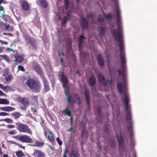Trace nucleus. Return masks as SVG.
<instances>
[{"label": "nucleus", "instance_id": "obj_59", "mask_svg": "<svg viewBox=\"0 0 157 157\" xmlns=\"http://www.w3.org/2000/svg\"><path fill=\"white\" fill-rule=\"evenodd\" d=\"M6 49L7 50H9V51H11L12 52H14V50L13 49H11V48H6Z\"/></svg>", "mask_w": 157, "mask_h": 157}, {"label": "nucleus", "instance_id": "obj_1", "mask_svg": "<svg viewBox=\"0 0 157 157\" xmlns=\"http://www.w3.org/2000/svg\"><path fill=\"white\" fill-rule=\"evenodd\" d=\"M118 29H115L113 30H110L111 34L113 35L116 40L119 43V47L120 51V58L121 63V68L118 71L119 75L122 76L123 78L124 85L119 82L117 85V88L118 91L120 93L124 92L126 90L125 79V73L127 71L126 59L125 57L124 44L121 39V31L122 30V26L121 25V21H117Z\"/></svg>", "mask_w": 157, "mask_h": 157}, {"label": "nucleus", "instance_id": "obj_36", "mask_svg": "<svg viewBox=\"0 0 157 157\" xmlns=\"http://www.w3.org/2000/svg\"><path fill=\"white\" fill-rule=\"evenodd\" d=\"M4 121L8 123H12L13 122V120L10 118H6Z\"/></svg>", "mask_w": 157, "mask_h": 157}, {"label": "nucleus", "instance_id": "obj_50", "mask_svg": "<svg viewBox=\"0 0 157 157\" xmlns=\"http://www.w3.org/2000/svg\"><path fill=\"white\" fill-rule=\"evenodd\" d=\"M64 93L65 95L67 96L71 95L69 92L67 90H65L64 91Z\"/></svg>", "mask_w": 157, "mask_h": 157}, {"label": "nucleus", "instance_id": "obj_9", "mask_svg": "<svg viewBox=\"0 0 157 157\" xmlns=\"http://www.w3.org/2000/svg\"><path fill=\"white\" fill-rule=\"evenodd\" d=\"M22 9L24 10L29 11L30 10V6L28 3L25 1H22L21 2Z\"/></svg>", "mask_w": 157, "mask_h": 157}, {"label": "nucleus", "instance_id": "obj_19", "mask_svg": "<svg viewBox=\"0 0 157 157\" xmlns=\"http://www.w3.org/2000/svg\"><path fill=\"white\" fill-rule=\"evenodd\" d=\"M89 82L91 86H94L96 83V79L93 76H91L89 80Z\"/></svg>", "mask_w": 157, "mask_h": 157}, {"label": "nucleus", "instance_id": "obj_12", "mask_svg": "<svg viewBox=\"0 0 157 157\" xmlns=\"http://www.w3.org/2000/svg\"><path fill=\"white\" fill-rule=\"evenodd\" d=\"M2 78L3 82L6 83L11 80L12 78V76L9 75L8 74H5L2 75Z\"/></svg>", "mask_w": 157, "mask_h": 157}, {"label": "nucleus", "instance_id": "obj_51", "mask_svg": "<svg viewBox=\"0 0 157 157\" xmlns=\"http://www.w3.org/2000/svg\"><path fill=\"white\" fill-rule=\"evenodd\" d=\"M87 17L88 18L92 19V16L91 13H88L87 15Z\"/></svg>", "mask_w": 157, "mask_h": 157}, {"label": "nucleus", "instance_id": "obj_28", "mask_svg": "<svg viewBox=\"0 0 157 157\" xmlns=\"http://www.w3.org/2000/svg\"><path fill=\"white\" fill-rule=\"evenodd\" d=\"M3 11V12L2 13V19L3 20L5 21L6 22L7 21V19L6 17V15L5 14V10L3 9V7L1 5L0 6V11Z\"/></svg>", "mask_w": 157, "mask_h": 157}, {"label": "nucleus", "instance_id": "obj_18", "mask_svg": "<svg viewBox=\"0 0 157 157\" xmlns=\"http://www.w3.org/2000/svg\"><path fill=\"white\" fill-rule=\"evenodd\" d=\"M89 93L88 90L86 89L85 90V97L86 102L88 105H89L90 104Z\"/></svg>", "mask_w": 157, "mask_h": 157}, {"label": "nucleus", "instance_id": "obj_57", "mask_svg": "<svg viewBox=\"0 0 157 157\" xmlns=\"http://www.w3.org/2000/svg\"><path fill=\"white\" fill-rule=\"evenodd\" d=\"M8 133L10 135H14V132L13 131H9L8 132Z\"/></svg>", "mask_w": 157, "mask_h": 157}, {"label": "nucleus", "instance_id": "obj_7", "mask_svg": "<svg viewBox=\"0 0 157 157\" xmlns=\"http://www.w3.org/2000/svg\"><path fill=\"white\" fill-rule=\"evenodd\" d=\"M98 81L103 86H106L107 84V81L104 76L101 73L98 75Z\"/></svg>", "mask_w": 157, "mask_h": 157}, {"label": "nucleus", "instance_id": "obj_33", "mask_svg": "<svg viewBox=\"0 0 157 157\" xmlns=\"http://www.w3.org/2000/svg\"><path fill=\"white\" fill-rule=\"evenodd\" d=\"M16 155L18 157H21L23 156L24 154L21 151H19L16 152Z\"/></svg>", "mask_w": 157, "mask_h": 157}, {"label": "nucleus", "instance_id": "obj_27", "mask_svg": "<svg viewBox=\"0 0 157 157\" xmlns=\"http://www.w3.org/2000/svg\"><path fill=\"white\" fill-rule=\"evenodd\" d=\"M48 139L51 142H53L55 140V139L54 138L52 134L50 132H48Z\"/></svg>", "mask_w": 157, "mask_h": 157}, {"label": "nucleus", "instance_id": "obj_39", "mask_svg": "<svg viewBox=\"0 0 157 157\" xmlns=\"http://www.w3.org/2000/svg\"><path fill=\"white\" fill-rule=\"evenodd\" d=\"M18 69L19 70H21L23 71H25V69L23 66L21 65H19L18 67Z\"/></svg>", "mask_w": 157, "mask_h": 157}, {"label": "nucleus", "instance_id": "obj_56", "mask_svg": "<svg viewBox=\"0 0 157 157\" xmlns=\"http://www.w3.org/2000/svg\"><path fill=\"white\" fill-rule=\"evenodd\" d=\"M4 25L6 29H8L9 28L10 25H6V24H5Z\"/></svg>", "mask_w": 157, "mask_h": 157}, {"label": "nucleus", "instance_id": "obj_25", "mask_svg": "<svg viewBox=\"0 0 157 157\" xmlns=\"http://www.w3.org/2000/svg\"><path fill=\"white\" fill-rule=\"evenodd\" d=\"M40 6L46 9L48 7L47 2L45 0H40Z\"/></svg>", "mask_w": 157, "mask_h": 157}, {"label": "nucleus", "instance_id": "obj_54", "mask_svg": "<svg viewBox=\"0 0 157 157\" xmlns=\"http://www.w3.org/2000/svg\"><path fill=\"white\" fill-rule=\"evenodd\" d=\"M5 95V94L2 91L0 90V96H4Z\"/></svg>", "mask_w": 157, "mask_h": 157}, {"label": "nucleus", "instance_id": "obj_41", "mask_svg": "<svg viewBox=\"0 0 157 157\" xmlns=\"http://www.w3.org/2000/svg\"><path fill=\"white\" fill-rule=\"evenodd\" d=\"M98 21L100 22H102L104 21V19L102 17H99L97 18Z\"/></svg>", "mask_w": 157, "mask_h": 157}, {"label": "nucleus", "instance_id": "obj_4", "mask_svg": "<svg viewBox=\"0 0 157 157\" xmlns=\"http://www.w3.org/2000/svg\"><path fill=\"white\" fill-rule=\"evenodd\" d=\"M16 125L17 129L19 132H27L30 135H32V131L27 125L19 123H17Z\"/></svg>", "mask_w": 157, "mask_h": 157}, {"label": "nucleus", "instance_id": "obj_45", "mask_svg": "<svg viewBox=\"0 0 157 157\" xmlns=\"http://www.w3.org/2000/svg\"><path fill=\"white\" fill-rule=\"evenodd\" d=\"M8 115V113L5 112H1L0 113V116H6Z\"/></svg>", "mask_w": 157, "mask_h": 157}, {"label": "nucleus", "instance_id": "obj_44", "mask_svg": "<svg viewBox=\"0 0 157 157\" xmlns=\"http://www.w3.org/2000/svg\"><path fill=\"white\" fill-rule=\"evenodd\" d=\"M56 140L58 142V144L59 145H61L62 144V141L60 140L59 138H57Z\"/></svg>", "mask_w": 157, "mask_h": 157}, {"label": "nucleus", "instance_id": "obj_24", "mask_svg": "<svg viewBox=\"0 0 157 157\" xmlns=\"http://www.w3.org/2000/svg\"><path fill=\"white\" fill-rule=\"evenodd\" d=\"M44 144V142L43 141H39L36 140L34 144L32 146L34 147H42Z\"/></svg>", "mask_w": 157, "mask_h": 157}, {"label": "nucleus", "instance_id": "obj_21", "mask_svg": "<svg viewBox=\"0 0 157 157\" xmlns=\"http://www.w3.org/2000/svg\"><path fill=\"white\" fill-rule=\"evenodd\" d=\"M43 82L44 85V91L45 92H47L50 89L48 83V82L47 80L45 78L43 80Z\"/></svg>", "mask_w": 157, "mask_h": 157}, {"label": "nucleus", "instance_id": "obj_22", "mask_svg": "<svg viewBox=\"0 0 157 157\" xmlns=\"http://www.w3.org/2000/svg\"><path fill=\"white\" fill-rule=\"evenodd\" d=\"M34 69L35 71L40 75H41L43 74L42 71L40 66L38 65H35Z\"/></svg>", "mask_w": 157, "mask_h": 157}, {"label": "nucleus", "instance_id": "obj_61", "mask_svg": "<svg viewBox=\"0 0 157 157\" xmlns=\"http://www.w3.org/2000/svg\"><path fill=\"white\" fill-rule=\"evenodd\" d=\"M71 117L70 118V120H71V124H72V120H73V116L72 115H71Z\"/></svg>", "mask_w": 157, "mask_h": 157}, {"label": "nucleus", "instance_id": "obj_32", "mask_svg": "<svg viewBox=\"0 0 157 157\" xmlns=\"http://www.w3.org/2000/svg\"><path fill=\"white\" fill-rule=\"evenodd\" d=\"M103 16L106 19H112V15L111 14H104Z\"/></svg>", "mask_w": 157, "mask_h": 157}, {"label": "nucleus", "instance_id": "obj_52", "mask_svg": "<svg viewBox=\"0 0 157 157\" xmlns=\"http://www.w3.org/2000/svg\"><path fill=\"white\" fill-rule=\"evenodd\" d=\"M7 127L10 128H13L15 127V126L13 125H9L7 126Z\"/></svg>", "mask_w": 157, "mask_h": 157}, {"label": "nucleus", "instance_id": "obj_64", "mask_svg": "<svg viewBox=\"0 0 157 157\" xmlns=\"http://www.w3.org/2000/svg\"><path fill=\"white\" fill-rule=\"evenodd\" d=\"M8 155L7 154H4L3 155V157H8Z\"/></svg>", "mask_w": 157, "mask_h": 157}, {"label": "nucleus", "instance_id": "obj_16", "mask_svg": "<svg viewBox=\"0 0 157 157\" xmlns=\"http://www.w3.org/2000/svg\"><path fill=\"white\" fill-rule=\"evenodd\" d=\"M1 109L5 112H11L14 111L15 108L10 106H6L2 107Z\"/></svg>", "mask_w": 157, "mask_h": 157}, {"label": "nucleus", "instance_id": "obj_53", "mask_svg": "<svg viewBox=\"0 0 157 157\" xmlns=\"http://www.w3.org/2000/svg\"><path fill=\"white\" fill-rule=\"evenodd\" d=\"M77 100L78 101V104L79 105H80L81 104V101L80 100V98H79V97L77 98Z\"/></svg>", "mask_w": 157, "mask_h": 157}, {"label": "nucleus", "instance_id": "obj_8", "mask_svg": "<svg viewBox=\"0 0 157 157\" xmlns=\"http://www.w3.org/2000/svg\"><path fill=\"white\" fill-rule=\"evenodd\" d=\"M26 40L27 44H30L33 48H36L37 42L35 40V39L29 37L28 38H26Z\"/></svg>", "mask_w": 157, "mask_h": 157}, {"label": "nucleus", "instance_id": "obj_40", "mask_svg": "<svg viewBox=\"0 0 157 157\" xmlns=\"http://www.w3.org/2000/svg\"><path fill=\"white\" fill-rule=\"evenodd\" d=\"M68 151V148H66L64 151V153L63 157H67V153Z\"/></svg>", "mask_w": 157, "mask_h": 157}, {"label": "nucleus", "instance_id": "obj_46", "mask_svg": "<svg viewBox=\"0 0 157 157\" xmlns=\"http://www.w3.org/2000/svg\"><path fill=\"white\" fill-rule=\"evenodd\" d=\"M128 129L130 132V134L131 136H132V126H131L130 127H128Z\"/></svg>", "mask_w": 157, "mask_h": 157}, {"label": "nucleus", "instance_id": "obj_60", "mask_svg": "<svg viewBox=\"0 0 157 157\" xmlns=\"http://www.w3.org/2000/svg\"><path fill=\"white\" fill-rule=\"evenodd\" d=\"M71 127L69 129V131H71L73 130L72 124H71Z\"/></svg>", "mask_w": 157, "mask_h": 157}, {"label": "nucleus", "instance_id": "obj_31", "mask_svg": "<svg viewBox=\"0 0 157 157\" xmlns=\"http://www.w3.org/2000/svg\"><path fill=\"white\" fill-rule=\"evenodd\" d=\"M9 104V101L6 99L0 98V104Z\"/></svg>", "mask_w": 157, "mask_h": 157}, {"label": "nucleus", "instance_id": "obj_30", "mask_svg": "<svg viewBox=\"0 0 157 157\" xmlns=\"http://www.w3.org/2000/svg\"><path fill=\"white\" fill-rule=\"evenodd\" d=\"M21 116V114L17 112H16L11 114L12 117H13V116H14V118L15 119L19 118Z\"/></svg>", "mask_w": 157, "mask_h": 157}, {"label": "nucleus", "instance_id": "obj_20", "mask_svg": "<svg viewBox=\"0 0 157 157\" xmlns=\"http://www.w3.org/2000/svg\"><path fill=\"white\" fill-rule=\"evenodd\" d=\"M28 98L26 99V98H20L19 100V101L21 103V104L24 105L25 106H27L28 104Z\"/></svg>", "mask_w": 157, "mask_h": 157}, {"label": "nucleus", "instance_id": "obj_26", "mask_svg": "<svg viewBox=\"0 0 157 157\" xmlns=\"http://www.w3.org/2000/svg\"><path fill=\"white\" fill-rule=\"evenodd\" d=\"M70 157H80L79 153L76 151L72 150L70 154Z\"/></svg>", "mask_w": 157, "mask_h": 157}, {"label": "nucleus", "instance_id": "obj_35", "mask_svg": "<svg viewBox=\"0 0 157 157\" xmlns=\"http://www.w3.org/2000/svg\"><path fill=\"white\" fill-rule=\"evenodd\" d=\"M72 96L71 95L67 96V101L69 103L72 102Z\"/></svg>", "mask_w": 157, "mask_h": 157}, {"label": "nucleus", "instance_id": "obj_48", "mask_svg": "<svg viewBox=\"0 0 157 157\" xmlns=\"http://www.w3.org/2000/svg\"><path fill=\"white\" fill-rule=\"evenodd\" d=\"M104 131L105 132H108V128H107L106 124H105V128H104Z\"/></svg>", "mask_w": 157, "mask_h": 157}, {"label": "nucleus", "instance_id": "obj_42", "mask_svg": "<svg viewBox=\"0 0 157 157\" xmlns=\"http://www.w3.org/2000/svg\"><path fill=\"white\" fill-rule=\"evenodd\" d=\"M0 88L4 91L5 90L7 89V87L4 86L2 84H0Z\"/></svg>", "mask_w": 157, "mask_h": 157}, {"label": "nucleus", "instance_id": "obj_49", "mask_svg": "<svg viewBox=\"0 0 157 157\" xmlns=\"http://www.w3.org/2000/svg\"><path fill=\"white\" fill-rule=\"evenodd\" d=\"M97 110L98 114L100 116L101 112V108L100 107H98L97 108Z\"/></svg>", "mask_w": 157, "mask_h": 157}, {"label": "nucleus", "instance_id": "obj_6", "mask_svg": "<svg viewBox=\"0 0 157 157\" xmlns=\"http://www.w3.org/2000/svg\"><path fill=\"white\" fill-rule=\"evenodd\" d=\"M20 140L23 142H26L33 143L34 141L29 136L26 135H24L20 136Z\"/></svg>", "mask_w": 157, "mask_h": 157}, {"label": "nucleus", "instance_id": "obj_62", "mask_svg": "<svg viewBox=\"0 0 157 157\" xmlns=\"http://www.w3.org/2000/svg\"><path fill=\"white\" fill-rule=\"evenodd\" d=\"M19 147H21V148H23V149H25V147L23 146H22V145H19Z\"/></svg>", "mask_w": 157, "mask_h": 157}, {"label": "nucleus", "instance_id": "obj_43", "mask_svg": "<svg viewBox=\"0 0 157 157\" xmlns=\"http://www.w3.org/2000/svg\"><path fill=\"white\" fill-rule=\"evenodd\" d=\"M0 56L1 57L3 58L4 59H5L7 60L8 59H9V58L6 55H1Z\"/></svg>", "mask_w": 157, "mask_h": 157}, {"label": "nucleus", "instance_id": "obj_2", "mask_svg": "<svg viewBox=\"0 0 157 157\" xmlns=\"http://www.w3.org/2000/svg\"><path fill=\"white\" fill-rule=\"evenodd\" d=\"M123 94L124 95V98H123L122 102L125 105L124 108L126 112V119L129 123L132 124V114L130 109L131 105L129 104L130 100L127 94L124 93Z\"/></svg>", "mask_w": 157, "mask_h": 157}, {"label": "nucleus", "instance_id": "obj_37", "mask_svg": "<svg viewBox=\"0 0 157 157\" xmlns=\"http://www.w3.org/2000/svg\"><path fill=\"white\" fill-rule=\"evenodd\" d=\"M109 144L111 147L114 148L115 146L114 142L113 140H110L109 141Z\"/></svg>", "mask_w": 157, "mask_h": 157}, {"label": "nucleus", "instance_id": "obj_34", "mask_svg": "<svg viewBox=\"0 0 157 157\" xmlns=\"http://www.w3.org/2000/svg\"><path fill=\"white\" fill-rule=\"evenodd\" d=\"M68 19V18L67 17H64L62 21H61V22H62V23H63V24H66V23Z\"/></svg>", "mask_w": 157, "mask_h": 157}, {"label": "nucleus", "instance_id": "obj_23", "mask_svg": "<svg viewBox=\"0 0 157 157\" xmlns=\"http://www.w3.org/2000/svg\"><path fill=\"white\" fill-rule=\"evenodd\" d=\"M15 60L18 63H21L23 60V58L21 55L16 54L15 56Z\"/></svg>", "mask_w": 157, "mask_h": 157}, {"label": "nucleus", "instance_id": "obj_47", "mask_svg": "<svg viewBox=\"0 0 157 157\" xmlns=\"http://www.w3.org/2000/svg\"><path fill=\"white\" fill-rule=\"evenodd\" d=\"M0 43H1V45H3L4 44L7 45L8 44V43L7 42H5L1 40H0Z\"/></svg>", "mask_w": 157, "mask_h": 157}, {"label": "nucleus", "instance_id": "obj_55", "mask_svg": "<svg viewBox=\"0 0 157 157\" xmlns=\"http://www.w3.org/2000/svg\"><path fill=\"white\" fill-rule=\"evenodd\" d=\"M4 48L2 47H0V53L3 52Z\"/></svg>", "mask_w": 157, "mask_h": 157}, {"label": "nucleus", "instance_id": "obj_17", "mask_svg": "<svg viewBox=\"0 0 157 157\" xmlns=\"http://www.w3.org/2000/svg\"><path fill=\"white\" fill-rule=\"evenodd\" d=\"M83 39L84 40L86 39V37H84L83 35H81L78 38V47L79 49H80L82 46L83 42Z\"/></svg>", "mask_w": 157, "mask_h": 157}, {"label": "nucleus", "instance_id": "obj_13", "mask_svg": "<svg viewBox=\"0 0 157 157\" xmlns=\"http://www.w3.org/2000/svg\"><path fill=\"white\" fill-rule=\"evenodd\" d=\"M64 72L61 74L60 77V81L62 83L63 86L65 87L67 84L68 80L67 78L64 75Z\"/></svg>", "mask_w": 157, "mask_h": 157}, {"label": "nucleus", "instance_id": "obj_5", "mask_svg": "<svg viewBox=\"0 0 157 157\" xmlns=\"http://www.w3.org/2000/svg\"><path fill=\"white\" fill-rule=\"evenodd\" d=\"M118 142V148L120 151L123 152L124 151V148L123 145L124 139L122 136H120L117 138Z\"/></svg>", "mask_w": 157, "mask_h": 157}, {"label": "nucleus", "instance_id": "obj_63", "mask_svg": "<svg viewBox=\"0 0 157 157\" xmlns=\"http://www.w3.org/2000/svg\"><path fill=\"white\" fill-rule=\"evenodd\" d=\"M79 1H80V0H76V3L77 4H79Z\"/></svg>", "mask_w": 157, "mask_h": 157}, {"label": "nucleus", "instance_id": "obj_14", "mask_svg": "<svg viewBox=\"0 0 157 157\" xmlns=\"http://www.w3.org/2000/svg\"><path fill=\"white\" fill-rule=\"evenodd\" d=\"M100 31L99 32L100 36L102 37L103 36L105 31V27L103 25L101 24L98 26Z\"/></svg>", "mask_w": 157, "mask_h": 157}, {"label": "nucleus", "instance_id": "obj_15", "mask_svg": "<svg viewBox=\"0 0 157 157\" xmlns=\"http://www.w3.org/2000/svg\"><path fill=\"white\" fill-rule=\"evenodd\" d=\"M98 59L100 66L101 67H103L104 64V61L103 59L102 55L101 54H98Z\"/></svg>", "mask_w": 157, "mask_h": 157}, {"label": "nucleus", "instance_id": "obj_38", "mask_svg": "<svg viewBox=\"0 0 157 157\" xmlns=\"http://www.w3.org/2000/svg\"><path fill=\"white\" fill-rule=\"evenodd\" d=\"M64 4L65 6V8L67 9L68 8L69 6V2L68 0H64Z\"/></svg>", "mask_w": 157, "mask_h": 157}, {"label": "nucleus", "instance_id": "obj_29", "mask_svg": "<svg viewBox=\"0 0 157 157\" xmlns=\"http://www.w3.org/2000/svg\"><path fill=\"white\" fill-rule=\"evenodd\" d=\"M62 113H63L65 115L71 116V112L70 111L68 110L67 108L65 110H64Z\"/></svg>", "mask_w": 157, "mask_h": 157}, {"label": "nucleus", "instance_id": "obj_10", "mask_svg": "<svg viewBox=\"0 0 157 157\" xmlns=\"http://www.w3.org/2000/svg\"><path fill=\"white\" fill-rule=\"evenodd\" d=\"M33 155L36 157H45V154L38 150H36L33 153Z\"/></svg>", "mask_w": 157, "mask_h": 157}, {"label": "nucleus", "instance_id": "obj_3", "mask_svg": "<svg viewBox=\"0 0 157 157\" xmlns=\"http://www.w3.org/2000/svg\"><path fill=\"white\" fill-rule=\"evenodd\" d=\"M26 84L27 86L30 89H36L39 90L40 89V83L33 79L29 78L28 79Z\"/></svg>", "mask_w": 157, "mask_h": 157}, {"label": "nucleus", "instance_id": "obj_58", "mask_svg": "<svg viewBox=\"0 0 157 157\" xmlns=\"http://www.w3.org/2000/svg\"><path fill=\"white\" fill-rule=\"evenodd\" d=\"M15 139H17V140H20V136H17L15 137Z\"/></svg>", "mask_w": 157, "mask_h": 157}, {"label": "nucleus", "instance_id": "obj_11", "mask_svg": "<svg viewBox=\"0 0 157 157\" xmlns=\"http://www.w3.org/2000/svg\"><path fill=\"white\" fill-rule=\"evenodd\" d=\"M88 22L85 18H82L81 19L80 26L84 30H86L88 27Z\"/></svg>", "mask_w": 157, "mask_h": 157}]
</instances>
